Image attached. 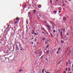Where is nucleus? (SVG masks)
<instances>
[{"instance_id": "obj_1", "label": "nucleus", "mask_w": 73, "mask_h": 73, "mask_svg": "<svg viewBox=\"0 0 73 73\" xmlns=\"http://www.w3.org/2000/svg\"><path fill=\"white\" fill-rule=\"evenodd\" d=\"M19 49H19V48H18V46H16L15 48V50H19Z\"/></svg>"}, {"instance_id": "obj_2", "label": "nucleus", "mask_w": 73, "mask_h": 73, "mask_svg": "<svg viewBox=\"0 0 73 73\" xmlns=\"http://www.w3.org/2000/svg\"><path fill=\"white\" fill-rule=\"evenodd\" d=\"M15 20H16L17 21H19V18L18 17H17L16 18V19H15Z\"/></svg>"}, {"instance_id": "obj_3", "label": "nucleus", "mask_w": 73, "mask_h": 73, "mask_svg": "<svg viewBox=\"0 0 73 73\" xmlns=\"http://www.w3.org/2000/svg\"><path fill=\"white\" fill-rule=\"evenodd\" d=\"M38 8H41V5H38Z\"/></svg>"}, {"instance_id": "obj_4", "label": "nucleus", "mask_w": 73, "mask_h": 73, "mask_svg": "<svg viewBox=\"0 0 73 73\" xmlns=\"http://www.w3.org/2000/svg\"><path fill=\"white\" fill-rule=\"evenodd\" d=\"M32 12L33 13H35L36 12V10H34L33 11H32Z\"/></svg>"}, {"instance_id": "obj_5", "label": "nucleus", "mask_w": 73, "mask_h": 73, "mask_svg": "<svg viewBox=\"0 0 73 73\" xmlns=\"http://www.w3.org/2000/svg\"><path fill=\"white\" fill-rule=\"evenodd\" d=\"M63 20H66V17H64L63 19Z\"/></svg>"}, {"instance_id": "obj_6", "label": "nucleus", "mask_w": 73, "mask_h": 73, "mask_svg": "<svg viewBox=\"0 0 73 73\" xmlns=\"http://www.w3.org/2000/svg\"><path fill=\"white\" fill-rule=\"evenodd\" d=\"M47 27L49 29H50V26L48 25L47 26Z\"/></svg>"}, {"instance_id": "obj_7", "label": "nucleus", "mask_w": 73, "mask_h": 73, "mask_svg": "<svg viewBox=\"0 0 73 73\" xmlns=\"http://www.w3.org/2000/svg\"><path fill=\"white\" fill-rule=\"evenodd\" d=\"M44 70H45V69H44L42 70V73H44Z\"/></svg>"}, {"instance_id": "obj_8", "label": "nucleus", "mask_w": 73, "mask_h": 73, "mask_svg": "<svg viewBox=\"0 0 73 73\" xmlns=\"http://www.w3.org/2000/svg\"><path fill=\"white\" fill-rule=\"evenodd\" d=\"M68 62H69V64H70V60L68 59Z\"/></svg>"}, {"instance_id": "obj_9", "label": "nucleus", "mask_w": 73, "mask_h": 73, "mask_svg": "<svg viewBox=\"0 0 73 73\" xmlns=\"http://www.w3.org/2000/svg\"><path fill=\"white\" fill-rule=\"evenodd\" d=\"M51 24H52V26H53V25H54V23H53V22H51Z\"/></svg>"}, {"instance_id": "obj_10", "label": "nucleus", "mask_w": 73, "mask_h": 73, "mask_svg": "<svg viewBox=\"0 0 73 73\" xmlns=\"http://www.w3.org/2000/svg\"><path fill=\"white\" fill-rule=\"evenodd\" d=\"M59 10H62V8L61 7H59L58 8Z\"/></svg>"}, {"instance_id": "obj_11", "label": "nucleus", "mask_w": 73, "mask_h": 73, "mask_svg": "<svg viewBox=\"0 0 73 73\" xmlns=\"http://www.w3.org/2000/svg\"><path fill=\"white\" fill-rule=\"evenodd\" d=\"M60 49L61 48H60V47H59L58 49V51H60Z\"/></svg>"}, {"instance_id": "obj_12", "label": "nucleus", "mask_w": 73, "mask_h": 73, "mask_svg": "<svg viewBox=\"0 0 73 73\" xmlns=\"http://www.w3.org/2000/svg\"><path fill=\"white\" fill-rule=\"evenodd\" d=\"M50 36H51L53 38V35H52V33L50 34Z\"/></svg>"}, {"instance_id": "obj_13", "label": "nucleus", "mask_w": 73, "mask_h": 73, "mask_svg": "<svg viewBox=\"0 0 73 73\" xmlns=\"http://www.w3.org/2000/svg\"><path fill=\"white\" fill-rule=\"evenodd\" d=\"M60 42L61 43H64V41H62V40H61Z\"/></svg>"}, {"instance_id": "obj_14", "label": "nucleus", "mask_w": 73, "mask_h": 73, "mask_svg": "<svg viewBox=\"0 0 73 73\" xmlns=\"http://www.w3.org/2000/svg\"><path fill=\"white\" fill-rule=\"evenodd\" d=\"M62 35V31H61L60 32V35Z\"/></svg>"}, {"instance_id": "obj_15", "label": "nucleus", "mask_w": 73, "mask_h": 73, "mask_svg": "<svg viewBox=\"0 0 73 73\" xmlns=\"http://www.w3.org/2000/svg\"><path fill=\"white\" fill-rule=\"evenodd\" d=\"M45 40V38L44 37L43 38L42 40Z\"/></svg>"}, {"instance_id": "obj_16", "label": "nucleus", "mask_w": 73, "mask_h": 73, "mask_svg": "<svg viewBox=\"0 0 73 73\" xmlns=\"http://www.w3.org/2000/svg\"><path fill=\"white\" fill-rule=\"evenodd\" d=\"M49 52V50H47L46 51V52Z\"/></svg>"}, {"instance_id": "obj_17", "label": "nucleus", "mask_w": 73, "mask_h": 73, "mask_svg": "<svg viewBox=\"0 0 73 73\" xmlns=\"http://www.w3.org/2000/svg\"><path fill=\"white\" fill-rule=\"evenodd\" d=\"M9 27V25H8V27H7V28L6 29H7V30L8 29V28Z\"/></svg>"}, {"instance_id": "obj_18", "label": "nucleus", "mask_w": 73, "mask_h": 73, "mask_svg": "<svg viewBox=\"0 0 73 73\" xmlns=\"http://www.w3.org/2000/svg\"><path fill=\"white\" fill-rule=\"evenodd\" d=\"M35 42H36V41H37V38H35Z\"/></svg>"}, {"instance_id": "obj_19", "label": "nucleus", "mask_w": 73, "mask_h": 73, "mask_svg": "<svg viewBox=\"0 0 73 73\" xmlns=\"http://www.w3.org/2000/svg\"><path fill=\"white\" fill-rule=\"evenodd\" d=\"M37 46V44H35L34 45L36 47V46Z\"/></svg>"}, {"instance_id": "obj_20", "label": "nucleus", "mask_w": 73, "mask_h": 73, "mask_svg": "<svg viewBox=\"0 0 73 73\" xmlns=\"http://www.w3.org/2000/svg\"><path fill=\"white\" fill-rule=\"evenodd\" d=\"M26 23H27V24H28V20H26Z\"/></svg>"}, {"instance_id": "obj_21", "label": "nucleus", "mask_w": 73, "mask_h": 73, "mask_svg": "<svg viewBox=\"0 0 73 73\" xmlns=\"http://www.w3.org/2000/svg\"><path fill=\"white\" fill-rule=\"evenodd\" d=\"M42 58H43V56H42L40 58V59H42Z\"/></svg>"}, {"instance_id": "obj_22", "label": "nucleus", "mask_w": 73, "mask_h": 73, "mask_svg": "<svg viewBox=\"0 0 73 73\" xmlns=\"http://www.w3.org/2000/svg\"><path fill=\"white\" fill-rule=\"evenodd\" d=\"M49 45H47V46L46 47V48H48V47H49Z\"/></svg>"}, {"instance_id": "obj_23", "label": "nucleus", "mask_w": 73, "mask_h": 73, "mask_svg": "<svg viewBox=\"0 0 73 73\" xmlns=\"http://www.w3.org/2000/svg\"><path fill=\"white\" fill-rule=\"evenodd\" d=\"M68 69L69 71H70V68H69V67L68 68Z\"/></svg>"}, {"instance_id": "obj_24", "label": "nucleus", "mask_w": 73, "mask_h": 73, "mask_svg": "<svg viewBox=\"0 0 73 73\" xmlns=\"http://www.w3.org/2000/svg\"><path fill=\"white\" fill-rule=\"evenodd\" d=\"M59 53V51H57L56 52V54H58Z\"/></svg>"}, {"instance_id": "obj_25", "label": "nucleus", "mask_w": 73, "mask_h": 73, "mask_svg": "<svg viewBox=\"0 0 73 73\" xmlns=\"http://www.w3.org/2000/svg\"><path fill=\"white\" fill-rule=\"evenodd\" d=\"M41 16H42L41 15H39V17H40V18L41 17Z\"/></svg>"}, {"instance_id": "obj_26", "label": "nucleus", "mask_w": 73, "mask_h": 73, "mask_svg": "<svg viewBox=\"0 0 73 73\" xmlns=\"http://www.w3.org/2000/svg\"><path fill=\"white\" fill-rule=\"evenodd\" d=\"M53 13H57V11H54L53 12Z\"/></svg>"}, {"instance_id": "obj_27", "label": "nucleus", "mask_w": 73, "mask_h": 73, "mask_svg": "<svg viewBox=\"0 0 73 73\" xmlns=\"http://www.w3.org/2000/svg\"><path fill=\"white\" fill-rule=\"evenodd\" d=\"M41 29H42V30H44L45 29H44L43 27H42Z\"/></svg>"}, {"instance_id": "obj_28", "label": "nucleus", "mask_w": 73, "mask_h": 73, "mask_svg": "<svg viewBox=\"0 0 73 73\" xmlns=\"http://www.w3.org/2000/svg\"><path fill=\"white\" fill-rule=\"evenodd\" d=\"M18 23V22H17V21H16L15 22V24H17V23Z\"/></svg>"}, {"instance_id": "obj_29", "label": "nucleus", "mask_w": 73, "mask_h": 73, "mask_svg": "<svg viewBox=\"0 0 73 73\" xmlns=\"http://www.w3.org/2000/svg\"><path fill=\"white\" fill-rule=\"evenodd\" d=\"M32 31L33 32V33H35V31H34V30H33Z\"/></svg>"}, {"instance_id": "obj_30", "label": "nucleus", "mask_w": 73, "mask_h": 73, "mask_svg": "<svg viewBox=\"0 0 73 73\" xmlns=\"http://www.w3.org/2000/svg\"><path fill=\"white\" fill-rule=\"evenodd\" d=\"M34 35H38V33L36 34V33H34Z\"/></svg>"}, {"instance_id": "obj_31", "label": "nucleus", "mask_w": 73, "mask_h": 73, "mask_svg": "<svg viewBox=\"0 0 73 73\" xmlns=\"http://www.w3.org/2000/svg\"><path fill=\"white\" fill-rule=\"evenodd\" d=\"M53 32H54V33H55V32H56V30H54L53 31Z\"/></svg>"}, {"instance_id": "obj_32", "label": "nucleus", "mask_w": 73, "mask_h": 73, "mask_svg": "<svg viewBox=\"0 0 73 73\" xmlns=\"http://www.w3.org/2000/svg\"><path fill=\"white\" fill-rule=\"evenodd\" d=\"M23 70H21L19 71V72H21V71H23Z\"/></svg>"}, {"instance_id": "obj_33", "label": "nucleus", "mask_w": 73, "mask_h": 73, "mask_svg": "<svg viewBox=\"0 0 73 73\" xmlns=\"http://www.w3.org/2000/svg\"><path fill=\"white\" fill-rule=\"evenodd\" d=\"M42 34H43L44 35V34H45V33H44V32H42Z\"/></svg>"}, {"instance_id": "obj_34", "label": "nucleus", "mask_w": 73, "mask_h": 73, "mask_svg": "<svg viewBox=\"0 0 73 73\" xmlns=\"http://www.w3.org/2000/svg\"><path fill=\"white\" fill-rule=\"evenodd\" d=\"M50 3H52V1H50Z\"/></svg>"}, {"instance_id": "obj_35", "label": "nucleus", "mask_w": 73, "mask_h": 73, "mask_svg": "<svg viewBox=\"0 0 73 73\" xmlns=\"http://www.w3.org/2000/svg\"><path fill=\"white\" fill-rule=\"evenodd\" d=\"M64 73H66V71H64L63 72Z\"/></svg>"}, {"instance_id": "obj_36", "label": "nucleus", "mask_w": 73, "mask_h": 73, "mask_svg": "<svg viewBox=\"0 0 73 73\" xmlns=\"http://www.w3.org/2000/svg\"><path fill=\"white\" fill-rule=\"evenodd\" d=\"M59 0H56V2H57Z\"/></svg>"}, {"instance_id": "obj_37", "label": "nucleus", "mask_w": 73, "mask_h": 73, "mask_svg": "<svg viewBox=\"0 0 73 73\" xmlns=\"http://www.w3.org/2000/svg\"><path fill=\"white\" fill-rule=\"evenodd\" d=\"M46 54H49V53L48 52H46Z\"/></svg>"}, {"instance_id": "obj_38", "label": "nucleus", "mask_w": 73, "mask_h": 73, "mask_svg": "<svg viewBox=\"0 0 73 73\" xmlns=\"http://www.w3.org/2000/svg\"><path fill=\"white\" fill-rule=\"evenodd\" d=\"M67 70H68V68H66V71H67Z\"/></svg>"}, {"instance_id": "obj_39", "label": "nucleus", "mask_w": 73, "mask_h": 73, "mask_svg": "<svg viewBox=\"0 0 73 73\" xmlns=\"http://www.w3.org/2000/svg\"><path fill=\"white\" fill-rule=\"evenodd\" d=\"M72 68H73V64H72Z\"/></svg>"}, {"instance_id": "obj_40", "label": "nucleus", "mask_w": 73, "mask_h": 73, "mask_svg": "<svg viewBox=\"0 0 73 73\" xmlns=\"http://www.w3.org/2000/svg\"><path fill=\"white\" fill-rule=\"evenodd\" d=\"M61 11H59V13H61Z\"/></svg>"}, {"instance_id": "obj_41", "label": "nucleus", "mask_w": 73, "mask_h": 73, "mask_svg": "<svg viewBox=\"0 0 73 73\" xmlns=\"http://www.w3.org/2000/svg\"><path fill=\"white\" fill-rule=\"evenodd\" d=\"M63 30V29L62 28L61 29V31H62Z\"/></svg>"}, {"instance_id": "obj_42", "label": "nucleus", "mask_w": 73, "mask_h": 73, "mask_svg": "<svg viewBox=\"0 0 73 73\" xmlns=\"http://www.w3.org/2000/svg\"><path fill=\"white\" fill-rule=\"evenodd\" d=\"M46 73H50V72H46Z\"/></svg>"}, {"instance_id": "obj_43", "label": "nucleus", "mask_w": 73, "mask_h": 73, "mask_svg": "<svg viewBox=\"0 0 73 73\" xmlns=\"http://www.w3.org/2000/svg\"><path fill=\"white\" fill-rule=\"evenodd\" d=\"M26 32H29V30L27 31H26Z\"/></svg>"}, {"instance_id": "obj_44", "label": "nucleus", "mask_w": 73, "mask_h": 73, "mask_svg": "<svg viewBox=\"0 0 73 73\" xmlns=\"http://www.w3.org/2000/svg\"><path fill=\"white\" fill-rule=\"evenodd\" d=\"M38 42H37L36 44L37 45L38 44Z\"/></svg>"}, {"instance_id": "obj_45", "label": "nucleus", "mask_w": 73, "mask_h": 73, "mask_svg": "<svg viewBox=\"0 0 73 73\" xmlns=\"http://www.w3.org/2000/svg\"><path fill=\"white\" fill-rule=\"evenodd\" d=\"M31 42L32 44H33V42Z\"/></svg>"}, {"instance_id": "obj_46", "label": "nucleus", "mask_w": 73, "mask_h": 73, "mask_svg": "<svg viewBox=\"0 0 73 73\" xmlns=\"http://www.w3.org/2000/svg\"><path fill=\"white\" fill-rule=\"evenodd\" d=\"M25 6H26V5H25L23 6V7H25Z\"/></svg>"}, {"instance_id": "obj_47", "label": "nucleus", "mask_w": 73, "mask_h": 73, "mask_svg": "<svg viewBox=\"0 0 73 73\" xmlns=\"http://www.w3.org/2000/svg\"><path fill=\"white\" fill-rule=\"evenodd\" d=\"M28 13L29 15L30 14V12H29Z\"/></svg>"}, {"instance_id": "obj_48", "label": "nucleus", "mask_w": 73, "mask_h": 73, "mask_svg": "<svg viewBox=\"0 0 73 73\" xmlns=\"http://www.w3.org/2000/svg\"><path fill=\"white\" fill-rule=\"evenodd\" d=\"M61 37L62 38V39L63 38H62V36H61Z\"/></svg>"}, {"instance_id": "obj_49", "label": "nucleus", "mask_w": 73, "mask_h": 73, "mask_svg": "<svg viewBox=\"0 0 73 73\" xmlns=\"http://www.w3.org/2000/svg\"><path fill=\"white\" fill-rule=\"evenodd\" d=\"M69 35V34H68V33H67V34L66 35Z\"/></svg>"}, {"instance_id": "obj_50", "label": "nucleus", "mask_w": 73, "mask_h": 73, "mask_svg": "<svg viewBox=\"0 0 73 73\" xmlns=\"http://www.w3.org/2000/svg\"><path fill=\"white\" fill-rule=\"evenodd\" d=\"M64 2H65V3H67V1H65Z\"/></svg>"}, {"instance_id": "obj_51", "label": "nucleus", "mask_w": 73, "mask_h": 73, "mask_svg": "<svg viewBox=\"0 0 73 73\" xmlns=\"http://www.w3.org/2000/svg\"><path fill=\"white\" fill-rule=\"evenodd\" d=\"M66 64H67V65H68V62H66Z\"/></svg>"}, {"instance_id": "obj_52", "label": "nucleus", "mask_w": 73, "mask_h": 73, "mask_svg": "<svg viewBox=\"0 0 73 73\" xmlns=\"http://www.w3.org/2000/svg\"><path fill=\"white\" fill-rule=\"evenodd\" d=\"M58 32H60V30H58Z\"/></svg>"}, {"instance_id": "obj_53", "label": "nucleus", "mask_w": 73, "mask_h": 73, "mask_svg": "<svg viewBox=\"0 0 73 73\" xmlns=\"http://www.w3.org/2000/svg\"><path fill=\"white\" fill-rule=\"evenodd\" d=\"M26 29H28L27 28V27H26Z\"/></svg>"}, {"instance_id": "obj_54", "label": "nucleus", "mask_w": 73, "mask_h": 73, "mask_svg": "<svg viewBox=\"0 0 73 73\" xmlns=\"http://www.w3.org/2000/svg\"><path fill=\"white\" fill-rule=\"evenodd\" d=\"M46 43V44H48V42H46L45 43Z\"/></svg>"}, {"instance_id": "obj_55", "label": "nucleus", "mask_w": 73, "mask_h": 73, "mask_svg": "<svg viewBox=\"0 0 73 73\" xmlns=\"http://www.w3.org/2000/svg\"><path fill=\"white\" fill-rule=\"evenodd\" d=\"M47 33L48 35H49V34H48V33L47 32Z\"/></svg>"}, {"instance_id": "obj_56", "label": "nucleus", "mask_w": 73, "mask_h": 73, "mask_svg": "<svg viewBox=\"0 0 73 73\" xmlns=\"http://www.w3.org/2000/svg\"><path fill=\"white\" fill-rule=\"evenodd\" d=\"M62 6H65V5H62Z\"/></svg>"}, {"instance_id": "obj_57", "label": "nucleus", "mask_w": 73, "mask_h": 73, "mask_svg": "<svg viewBox=\"0 0 73 73\" xmlns=\"http://www.w3.org/2000/svg\"><path fill=\"white\" fill-rule=\"evenodd\" d=\"M32 35H33V34H34V33H32Z\"/></svg>"}, {"instance_id": "obj_58", "label": "nucleus", "mask_w": 73, "mask_h": 73, "mask_svg": "<svg viewBox=\"0 0 73 73\" xmlns=\"http://www.w3.org/2000/svg\"><path fill=\"white\" fill-rule=\"evenodd\" d=\"M62 2H63V3H64V1H62Z\"/></svg>"}, {"instance_id": "obj_59", "label": "nucleus", "mask_w": 73, "mask_h": 73, "mask_svg": "<svg viewBox=\"0 0 73 73\" xmlns=\"http://www.w3.org/2000/svg\"><path fill=\"white\" fill-rule=\"evenodd\" d=\"M20 50H22L21 49H20Z\"/></svg>"}, {"instance_id": "obj_60", "label": "nucleus", "mask_w": 73, "mask_h": 73, "mask_svg": "<svg viewBox=\"0 0 73 73\" xmlns=\"http://www.w3.org/2000/svg\"><path fill=\"white\" fill-rule=\"evenodd\" d=\"M63 31H64V32L65 31V29H64Z\"/></svg>"}, {"instance_id": "obj_61", "label": "nucleus", "mask_w": 73, "mask_h": 73, "mask_svg": "<svg viewBox=\"0 0 73 73\" xmlns=\"http://www.w3.org/2000/svg\"><path fill=\"white\" fill-rule=\"evenodd\" d=\"M68 64H66V66H68Z\"/></svg>"}, {"instance_id": "obj_62", "label": "nucleus", "mask_w": 73, "mask_h": 73, "mask_svg": "<svg viewBox=\"0 0 73 73\" xmlns=\"http://www.w3.org/2000/svg\"><path fill=\"white\" fill-rule=\"evenodd\" d=\"M46 60H48V59H46Z\"/></svg>"}, {"instance_id": "obj_63", "label": "nucleus", "mask_w": 73, "mask_h": 73, "mask_svg": "<svg viewBox=\"0 0 73 73\" xmlns=\"http://www.w3.org/2000/svg\"><path fill=\"white\" fill-rule=\"evenodd\" d=\"M47 42H48L49 41V40H48L47 41Z\"/></svg>"}, {"instance_id": "obj_64", "label": "nucleus", "mask_w": 73, "mask_h": 73, "mask_svg": "<svg viewBox=\"0 0 73 73\" xmlns=\"http://www.w3.org/2000/svg\"><path fill=\"white\" fill-rule=\"evenodd\" d=\"M57 36H58V35H57Z\"/></svg>"}]
</instances>
